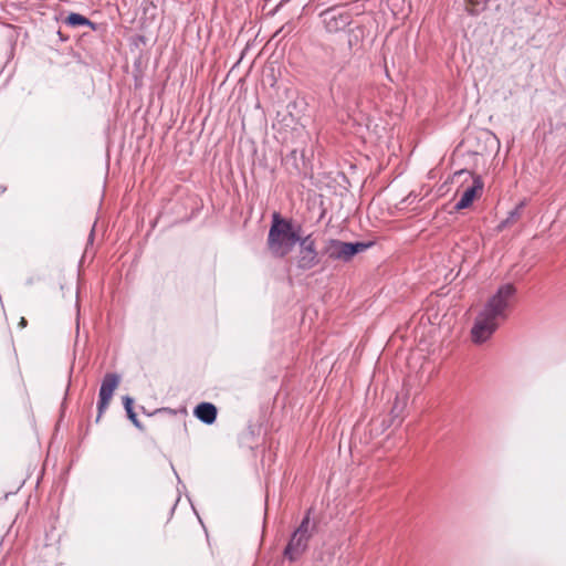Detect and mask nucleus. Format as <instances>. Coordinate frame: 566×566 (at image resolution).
<instances>
[{
	"instance_id": "39448f33",
	"label": "nucleus",
	"mask_w": 566,
	"mask_h": 566,
	"mask_svg": "<svg viewBox=\"0 0 566 566\" xmlns=\"http://www.w3.org/2000/svg\"><path fill=\"white\" fill-rule=\"evenodd\" d=\"M296 244H298L300 248L297 256V268L307 271L316 266L319 260L315 240L313 239L312 234L302 237L301 233L300 241H297Z\"/></svg>"
},
{
	"instance_id": "f03ea898",
	"label": "nucleus",
	"mask_w": 566,
	"mask_h": 566,
	"mask_svg": "<svg viewBox=\"0 0 566 566\" xmlns=\"http://www.w3.org/2000/svg\"><path fill=\"white\" fill-rule=\"evenodd\" d=\"M301 233V224H296L291 219L283 218L279 212H274L268 234L269 251L275 258H285L300 241Z\"/></svg>"
},
{
	"instance_id": "f257e3e1",
	"label": "nucleus",
	"mask_w": 566,
	"mask_h": 566,
	"mask_svg": "<svg viewBox=\"0 0 566 566\" xmlns=\"http://www.w3.org/2000/svg\"><path fill=\"white\" fill-rule=\"evenodd\" d=\"M517 290L513 283L497 287L474 318L471 328V339L480 345L489 340L502 323L509 317V311L514 302Z\"/></svg>"
},
{
	"instance_id": "6ab92c4d",
	"label": "nucleus",
	"mask_w": 566,
	"mask_h": 566,
	"mask_svg": "<svg viewBox=\"0 0 566 566\" xmlns=\"http://www.w3.org/2000/svg\"><path fill=\"white\" fill-rule=\"evenodd\" d=\"M158 412H169V413H172V410H170L169 408H160V409H157L155 411V413H158Z\"/></svg>"
},
{
	"instance_id": "f8f14e48",
	"label": "nucleus",
	"mask_w": 566,
	"mask_h": 566,
	"mask_svg": "<svg viewBox=\"0 0 566 566\" xmlns=\"http://www.w3.org/2000/svg\"><path fill=\"white\" fill-rule=\"evenodd\" d=\"M123 402H124V408H125V411H126V415H127V418L133 422V424L138 429V430H144V426L142 424V422L138 420L137 418V415L136 412L134 411V408H133V405H134V399L129 396H125L123 398Z\"/></svg>"
},
{
	"instance_id": "aec40b11",
	"label": "nucleus",
	"mask_w": 566,
	"mask_h": 566,
	"mask_svg": "<svg viewBox=\"0 0 566 566\" xmlns=\"http://www.w3.org/2000/svg\"><path fill=\"white\" fill-rule=\"evenodd\" d=\"M20 325H21L22 327H24V326L27 325V321H25V318H24V317H22V318H21V321H20Z\"/></svg>"
},
{
	"instance_id": "1a4fd4ad",
	"label": "nucleus",
	"mask_w": 566,
	"mask_h": 566,
	"mask_svg": "<svg viewBox=\"0 0 566 566\" xmlns=\"http://www.w3.org/2000/svg\"><path fill=\"white\" fill-rule=\"evenodd\" d=\"M119 376L114 373H107L101 384L98 397L102 399L111 400L114 394V390L119 384Z\"/></svg>"
},
{
	"instance_id": "4468645a",
	"label": "nucleus",
	"mask_w": 566,
	"mask_h": 566,
	"mask_svg": "<svg viewBox=\"0 0 566 566\" xmlns=\"http://www.w3.org/2000/svg\"><path fill=\"white\" fill-rule=\"evenodd\" d=\"M387 7L390 9L394 15H398L405 9V0H386Z\"/></svg>"
},
{
	"instance_id": "ddd939ff",
	"label": "nucleus",
	"mask_w": 566,
	"mask_h": 566,
	"mask_svg": "<svg viewBox=\"0 0 566 566\" xmlns=\"http://www.w3.org/2000/svg\"><path fill=\"white\" fill-rule=\"evenodd\" d=\"M407 406V396H397L391 408V416L394 419L401 418Z\"/></svg>"
},
{
	"instance_id": "dca6fc26",
	"label": "nucleus",
	"mask_w": 566,
	"mask_h": 566,
	"mask_svg": "<svg viewBox=\"0 0 566 566\" xmlns=\"http://www.w3.org/2000/svg\"><path fill=\"white\" fill-rule=\"evenodd\" d=\"M108 403H109V400L107 399H102L98 397V402H97V410H98V416H97V420L102 417V415L105 412V410L107 409L108 407Z\"/></svg>"
},
{
	"instance_id": "20e7f679",
	"label": "nucleus",
	"mask_w": 566,
	"mask_h": 566,
	"mask_svg": "<svg viewBox=\"0 0 566 566\" xmlns=\"http://www.w3.org/2000/svg\"><path fill=\"white\" fill-rule=\"evenodd\" d=\"M371 245L373 242H344L338 239H329L324 245L323 254L329 260L347 263Z\"/></svg>"
},
{
	"instance_id": "2eb2a0df",
	"label": "nucleus",
	"mask_w": 566,
	"mask_h": 566,
	"mask_svg": "<svg viewBox=\"0 0 566 566\" xmlns=\"http://www.w3.org/2000/svg\"><path fill=\"white\" fill-rule=\"evenodd\" d=\"M523 207H524V202H520L513 210H511L509 212V216L506 219L509 221H511V223L516 221L521 217Z\"/></svg>"
},
{
	"instance_id": "412c9836",
	"label": "nucleus",
	"mask_w": 566,
	"mask_h": 566,
	"mask_svg": "<svg viewBox=\"0 0 566 566\" xmlns=\"http://www.w3.org/2000/svg\"><path fill=\"white\" fill-rule=\"evenodd\" d=\"M93 235H94V229H92L91 233H90V239L92 240L93 239Z\"/></svg>"
},
{
	"instance_id": "423d86ee",
	"label": "nucleus",
	"mask_w": 566,
	"mask_h": 566,
	"mask_svg": "<svg viewBox=\"0 0 566 566\" xmlns=\"http://www.w3.org/2000/svg\"><path fill=\"white\" fill-rule=\"evenodd\" d=\"M459 176L465 175L472 178V184L465 188L462 192L461 198L455 203V210H463L472 205V202L481 196L484 187V182L479 175H473L468 170H460L458 172Z\"/></svg>"
},
{
	"instance_id": "9b49d317",
	"label": "nucleus",
	"mask_w": 566,
	"mask_h": 566,
	"mask_svg": "<svg viewBox=\"0 0 566 566\" xmlns=\"http://www.w3.org/2000/svg\"><path fill=\"white\" fill-rule=\"evenodd\" d=\"M64 23L71 28L88 27L92 30H96V23H94L88 18H86L77 12H71L64 19Z\"/></svg>"
},
{
	"instance_id": "0eeeda50",
	"label": "nucleus",
	"mask_w": 566,
	"mask_h": 566,
	"mask_svg": "<svg viewBox=\"0 0 566 566\" xmlns=\"http://www.w3.org/2000/svg\"><path fill=\"white\" fill-rule=\"evenodd\" d=\"M323 22L327 32L335 33L349 24V15L328 9L322 13Z\"/></svg>"
},
{
	"instance_id": "9d476101",
	"label": "nucleus",
	"mask_w": 566,
	"mask_h": 566,
	"mask_svg": "<svg viewBox=\"0 0 566 566\" xmlns=\"http://www.w3.org/2000/svg\"><path fill=\"white\" fill-rule=\"evenodd\" d=\"M363 93L364 88L361 86H358L356 92L354 93V96L348 95L345 97V107L348 111V113L363 112Z\"/></svg>"
},
{
	"instance_id": "7ed1b4c3",
	"label": "nucleus",
	"mask_w": 566,
	"mask_h": 566,
	"mask_svg": "<svg viewBox=\"0 0 566 566\" xmlns=\"http://www.w3.org/2000/svg\"><path fill=\"white\" fill-rule=\"evenodd\" d=\"M313 509L310 507L303 516L300 525L291 534L283 551V556L289 562L298 560L307 551L311 538L316 531V523L311 521Z\"/></svg>"
},
{
	"instance_id": "a211bd4d",
	"label": "nucleus",
	"mask_w": 566,
	"mask_h": 566,
	"mask_svg": "<svg viewBox=\"0 0 566 566\" xmlns=\"http://www.w3.org/2000/svg\"><path fill=\"white\" fill-rule=\"evenodd\" d=\"M511 223V221H509L507 219H504L503 221H501V223L499 224V229L502 230L506 227H509Z\"/></svg>"
},
{
	"instance_id": "6e6552de",
	"label": "nucleus",
	"mask_w": 566,
	"mask_h": 566,
	"mask_svg": "<svg viewBox=\"0 0 566 566\" xmlns=\"http://www.w3.org/2000/svg\"><path fill=\"white\" fill-rule=\"evenodd\" d=\"M195 417L205 424L214 423L218 415L217 407L211 402H200L193 409Z\"/></svg>"
},
{
	"instance_id": "f3484780",
	"label": "nucleus",
	"mask_w": 566,
	"mask_h": 566,
	"mask_svg": "<svg viewBox=\"0 0 566 566\" xmlns=\"http://www.w3.org/2000/svg\"><path fill=\"white\" fill-rule=\"evenodd\" d=\"M287 2H290V0H281V1L276 4V7L272 10V12H271V13H272V14H275V13H276V12H279V11H280V9H281L282 7H284Z\"/></svg>"
}]
</instances>
